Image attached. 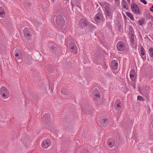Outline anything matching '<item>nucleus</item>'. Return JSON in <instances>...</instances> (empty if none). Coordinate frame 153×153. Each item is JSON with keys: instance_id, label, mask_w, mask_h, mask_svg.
Wrapping results in <instances>:
<instances>
[{"instance_id": "obj_1", "label": "nucleus", "mask_w": 153, "mask_h": 153, "mask_svg": "<svg viewBox=\"0 0 153 153\" xmlns=\"http://www.w3.org/2000/svg\"><path fill=\"white\" fill-rule=\"evenodd\" d=\"M0 95L2 98L6 99L10 96L9 92L7 89L4 86H2L0 89Z\"/></svg>"}, {"instance_id": "obj_2", "label": "nucleus", "mask_w": 153, "mask_h": 153, "mask_svg": "<svg viewBox=\"0 0 153 153\" xmlns=\"http://www.w3.org/2000/svg\"><path fill=\"white\" fill-rule=\"evenodd\" d=\"M79 26H81V27L83 28L84 27H88L90 28H94V26L91 25L90 23L88 22L86 20L84 19H81L79 21Z\"/></svg>"}, {"instance_id": "obj_3", "label": "nucleus", "mask_w": 153, "mask_h": 153, "mask_svg": "<svg viewBox=\"0 0 153 153\" xmlns=\"http://www.w3.org/2000/svg\"><path fill=\"white\" fill-rule=\"evenodd\" d=\"M56 24L60 27L62 26L65 25L64 19L61 15L56 16Z\"/></svg>"}, {"instance_id": "obj_4", "label": "nucleus", "mask_w": 153, "mask_h": 153, "mask_svg": "<svg viewBox=\"0 0 153 153\" xmlns=\"http://www.w3.org/2000/svg\"><path fill=\"white\" fill-rule=\"evenodd\" d=\"M24 37L27 40H29L32 36L31 30L28 28H25L23 30Z\"/></svg>"}, {"instance_id": "obj_5", "label": "nucleus", "mask_w": 153, "mask_h": 153, "mask_svg": "<svg viewBox=\"0 0 153 153\" xmlns=\"http://www.w3.org/2000/svg\"><path fill=\"white\" fill-rule=\"evenodd\" d=\"M51 143L50 140L46 139L43 140L41 143L42 147L44 149L48 148L51 145Z\"/></svg>"}, {"instance_id": "obj_6", "label": "nucleus", "mask_w": 153, "mask_h": 153, "mask_svg": "<svg viewBox=\"0 0 153 153\" xmlns=\"http://www.w3.org/2000/svg\"><path fill=\"white\" fill-rule=\"evenodd\" d=\"M94 97L96 101L100 100V93L97 89H95L93 92Z\"/></svg>"}, {"instance_id": "obj_7", "label": "nucleus", "mask_w": 153, "mask_h": 153, "mask_svg": "<svg viewBox=\"0 0 153 153\" xmlns=\"http://www.w3.org/2000/svg\"><path fill=\"white\" fill-rule=\"evenodd\" d=\"M131 9L132 11L136 14H137L140 13V11L139 7L135 4L131 5Z\"/></svg>"}, {"instance_id": "obj_8", "label": "nucleus", "mask_w": 153, "mask_h": 153, "mask_svg": "<svg viewBox=\"0 0 153 153\" xmlns=\"http://www.w3.org/2000/svg\"><path fill=\"white\" fill-rule=\"evenodd\" d=\"M117 47L118 51H123L125 49V46L123 42L120 41L117 43Z\"/></svg>"}, {"instance_id": "obj_9", "label": "nucleus", "mask_w": 153, "mask_h": 153, "mask_svg": "<svg viewBox=\"0 0 153 153\" xmlns=\"http://www.w3.org/2000/svg\"><path fill=\"white\" fill-rule=\"evenodd\" d=\"M136 76L135 71L133 69L131 70L130 72V77L132 81H134L135 80Z\"/></svg>"}, {"instance_id": "obj_10", "label": "nucleus", "mask_w": 153, "mask_h": 153, "mask_svg": "<svg viewBox=\"0 0 153 153\" xmlns=\"http://www.w3.org/2000/svg\"><path fill=\"white\" fill-rule=\"evenodd\" d=\"M15 56L16 60H19L22 59V53L19 49H17L15 51Z\"/></svg>"}, {"instance_id": "obj_11", "label": "nucleus", "mask_w": 153, "mask_h": 153, "mask_svg": "<svg viewBox=\"0 0 153 153\" xmlns=\"http://www.w3.org/2000/svg\"><path fill=\"white\" fill-rule=\"evenodd\" d=\"M105 13L108 16H110L112 15L111 10L108 6L106 5L105 6Z\"/></svg>"}, {"instance_id": "obj_12", "label": "nucleus", "mask_w": 153, "mask_h": 153, "mask_svg": "<svg viewBox=\"0 0 153 153\" xmlns=\"http://www.w3.org/2000/svg\"><path fill=\"white\" fill-rule=\"evenodd\" d=\"M71 51L74 53L76 54L77 52V48L76 45L74 43H72L70 45Z\"/></svg>"}, {"instance_id": "obj_13", "label": "nucleus", "mask_w": 153, "mask_h": 153, "mask_svg": "<svg viewBox=\"0 0 153 153\" xmlns=\"http://www.w3.org/2000/svg\"><path fill=\"white\" fill-rule=\"evenodd\" d=\"M103 19V17L102 14L100 13H99L95 15L94 20L96 22H98L100 20H102Z\"/></svg>"}, {"instance_id": "obj_14", "label": "nucleus", "mask_w": 153, "mask_h": 153, "mask_svg": "<svg viewBox=\"0 0 153 153\" xmlns=\"http://www.w3.org/2000/svg\"><path fill=\"white\" fill-rule=\"evenodd\" d=\"M111 66L114 70H117L118 68V63L117 60H113L111 62Z\"/></svg>"}, {"instance_id": "obj_15", "label": "nucleus", "mask_w": 153, "mask_h": 153, "mask_svg": "<svg viewBox=\"0 0 153 153\" xmlns=\"http://www.w3.org/2000/svg\"><path fill=\"white\" fill-rule=\"evenodd\" d=\"M114 107L115 109L117 111H119L121 107V102L120 100H117L115 102Z\"/></svg>"}, {"instance_id": "obj_16", "label": "nucleus", "mask_w": 153, "mask_h": 153, "mask_svg": "<svg viewBox=\"0 0 153 153\" xmlns=\"http://www.w3.org/2000/svg\"><path fill=\"white\" fill-rule=\"evenodd\" d=\"M107 144L110 148L113 147L115 145V141L113 138H110L107 141Z\"/></svg>"}, {"instance_id": "obj_17", "label": "nucleus", "mask_w": 153, "mask_h": 153, "mask_svg": "<svg viewBox=\"0 0 153 153\" xmlns=\"http://www.w3.org/2000/svg\"><path fill=\"white\" fill-rule=\"evenodd\" d=\"M129 34L131 36L130 37L131 42L132 45H134V35L131 31Z\"/></svg>"}, {"instance_id": "obj_18", "label": "nucleus", "mask_w": 153, "mask_h": 153, "mask_svg": "<svg viewBox=\"0 0 153 153\" xmlns=\"http://www.w3.org/2000/svg\"><path fill=\"white\" fill-rule=\"evenodd\" d=\"M122 5L123 7L126 10H128V6L127 2L126 1L123 0L122 1Z\"/></svg>"}, {"instance_id": "obj_19", "label": "nucleus", "mask_w": 153, "mask_h": 153, "mask_svg": "<svg viewBox=\"0 0 153 153\" xmlns=\"http://www.w3.org/2000/svg\"><path fill=\"white\" fill-rule=\"evenodd\" d=\"M5 16V11L4 9L1 7H0V17L3 18Z\"/></svg>"}, {"instance_id": "obj_20", "label": "nucleus", "mask_w": 153, "mask_h": 153, "mask_svg": "<svg viewBox=\"0 0 153 153\" xmlns=\"http://www.w3.org/2000/svg\"><path fill=\"white\" fill-rule=\"evenodd\" d=\"M126 16L130 19L132 21H133L134 20V18L133 15L130 13L128 12H126Z\"/></svg>"}, {"instance_id": "obj_21", "label": "nucleus", "mask_w": 153, "mask_h": 153, "mask_svg": "<svg viewBox=\"0 0 153 153\" xmlns=\"http://www.w3.org/2000/svg\"><path fill=\"white\" fill-rule=\"evenodd\" d=\"M150 57L153 58V48H150L148 50Z\"/></svg>"}, {"instance_id": "obj_22", "label": "nucleus", "mask_w": 153, "mask_h": 153, "mask_svg": "<svg viewBox=\"0 0 153 153\" xmlns=\"http://www.w3.org/2000/svg\"><path fill=\"white\" fill-rule=\"evenodd\" d=\"M140 54L142 56H143L145 55V50L144 48L142 46H140Z\"/></svg>"}, {"instance_id": "obj_23", "label": "nucleus", "mask_w": 153, "mask_h": 153, "mask_svg": "<svg viewBox=\"0 0 153 153\" xmlns=\"http://www.w3.org/2000/svg\"><path fill=\"white\" fill-rule=\"evenodd\" d=\"M144 22H145L144 19H140L139 21L138 24L142 26L144 24Z\"/></svg>"}, {"instance_id": "obj_24", "label": "nucleus", "mask_w": 153, "mask_h": 153, "mask_svg": "<svg viewBox=\"0 0 153 153\" xmlns=\"http://www.w3.org/2000/svg\"><path fill=\"white\" fill-rule=\"evenodd\" d=\"M137 100H140V101L143 100V98L142 97L140 96H138L137 97Z\"/></svg>"}, {"instance_id": "obj_25", "label": "nucleus", "mask_w": 153, "mask_h": 153, "mask_svg": "<svg viewBox=\"0 0 153 153\" xmlns=\"http://www.w3.org/2000/svg\"><path fill=\"white\" fill-rule=\"evenodd\" d=\"M140 1L144 4H147V2L145 0H140Z\"/></svg>"}, {"instance_id": "obj_26", "label": "nucleus", "mask_w": 153, "mask_h": 153, "mask_svg": "<svg viewBox=\"0 0 153 153\" xmlns=\"http://www.w3.org/2000/svg\"><path fill=\"white\" fill-rule=\"evenodd\" d=\"M107 120H108V119H106V118H104V119L102 120V122H102H102H103V123H105V122L107 121Z\"/></svg>"}, {"instance_id": "obj_27", "label": "nucleus", "mask_w": 153, "mask_h": 153, "mask_svg": "<svg viewBox=\"0 0 153 153\" xmlns=\"http://www.w3.org/2000/svg\"><path fill=\"white\" fill-rule=\"evenodd\" d=\"M64 89H62L61 90V91H62V93L64 94H65V95H66V92L64 91Z\"/></svg>"}, {"instance_id": "obj_28", "label": "nucleus", "mask_w": 153, "mask_h": 153, "mask_svg": "<svg viewBox=\"0 0 153 153\" xmlns=\"http://www.w3.org/2000/svg\"><path fill=\"white\" fill-rule=\"evenodd\" d=\"M56 47L54 45H53L52 46L51 48V49H52L53 50H54L55 49Z\"/></svg>"}, {"instance_id": "obj_29", "label": "nucleus", "mask_w": 153, "mask_h": 153, "mask_svg": "<svg viewBox=\"0 0 153 153\" xmlns=\"http://www.w3.org/2000/svg\"><path fill=\"white\" fill-rule=\"evenodd\" d=\"M149 19H150L153 22V17L152 16H150Z\"/></svg>"}, {"instance_id": "obj_30", "label": "nucleus", "mask_w": 153, "mask_h": 153, "mask_svg": "<svg viewBox=\"0 0 153 153\" xmlns=\"http://www.w3.org/2000/svg\"><path fill=\"white\" fill-rule=\"evenodd\" d=\"M132 86L133 88H135V84L134 83H132Z\"/></svg>"}, {"instance_id": "obj_31", "label": "nucleus", "mask_w": 153, "mask_h": 153, "mask_svg": "<svg viewBox=\"0 0 153 153\" xmlns=\"http://www.w3.org/2000/svg\"><path fill=\"white\" fill-rule=\"evenodd\" d=\"M114 0L115 1V2L117 3H118L119 2V0Z\"/></svg>"}, {"instance_id": "obj_32", "label": "nucleus", "mask_w": 153, "mask_h": 153, "mask_svg": "<svg viewBox=\"0 0 153 153\" xmlns=\"http://www.w3.org/2000/svg\"><path fill=\"white\" fill-rule=\"evenodd\" d=\"M49 116V115L48 114H45L43 116V117H45L46 116Z\"/></svg>"}, {"instance_id": "obj_33", "label": "nucleus", "mask_w": 153, "mask_h": 153, "mask_svg": "<svg viewBox=\"0 0 153 153\" xmlns=\"http://www.w3.org/2000/svg\"><path fill=\"white\" fill-rule=\"evenodd\" d=\"M53 3H54L56 0H51Z\"/></svg>"}, {"instance_id": "obj_34", "label": "nucleus", "mask_w": 153, "mask_h": 153, "mask_svg": "<svg viewBox=\"0 0 153 153\" xmlns=\"http://www.w3.org/2000/svg\"><path fill=\"white\" fill-rule=\"evenodd\" d=\"M24 5L25 7H26H26H27V5H26V4H25V3H24Z\"/></svg>"}, {"instance_id": "obj_35", "label": "nucleus", "mask_w": 153, "mask_h": 153, "mask_svg": "<svg viewBox=\"0 0 153 153\" xmlns=\"http://www.w3.org/2000/svg\"><path fill=\"white\" fill-rule=\"evenodd\" d=\"M63 1H69V0H63Z\"/></svg>"}, {"instance_id": "obj_36", "label": "nucleus", "mask_w": 153, "mask_h": 153, "mask_svg": "<svg viewBox=\"0 0 153 153\" xmlns=\"http://www.w3.org/2000/svg\"><path fill=\"white\" fill-rule=\"evenodd\" d=\"M72 7L73 8V5L72 4Z\"/></svg>"}, {"instance_id": "obj_37", "label": "nucleus", "mask_w": 153, "mask_h": 153, "mask_svg": "<svg viewBox=\"0 0 153 153\" xmlns=\"http://www.w3.org/2000/svg\"><path fill=\"white\" fill-rule=\"evenodd\" d=\"M150 24H151V23H150L149 24V25H150Z\"/></svg>"}, {"instance_id": "obj_38", "label": "nucleus", "mask_w": 153, "mask_h": 153, "mask_svg": "<svg viewBox=\"0 0 153 153\" xmlns=\"http://www.w3.org/2000/svg\"><path fill=\"white\" fill-rule=\"evenodd\" d=\"M81 153H82V152Z\"/></svg>"}]
</instances>
